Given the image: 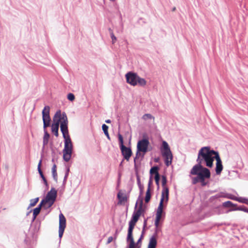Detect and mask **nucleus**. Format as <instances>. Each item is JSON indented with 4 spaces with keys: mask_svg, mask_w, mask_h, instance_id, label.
<instances>
[{
    "mask_svg": "<svg viewBox=\"0 0 248 248\" xmlns=\"http://www.w3.org/2000/svg\"><path fill=\"white\" fill-rule=\"evenodd\" d=\"M51 170L53 179L57 183L58 181V177L56 170V165L55 164L53 165Z\"/></svg>",
    "mask_w": 248,
    "mask_h": 248,
    "instance_id": "obj_22",
    "label": "nucleus"
},
{
    "mask_svg": "<svg viewBox=\"0 0 248 248\" xmlns=\"http://www.w3.org/2000/svg\"><path fill=\"white\" fill-rule=\"evenodd\" d=\"M222 205L224 207H235V208L237 207L236 204L233 203L232 202H231L230 201L224 202L222 203Z\"/></svg>",
    "mask_w": 248,
    "mask_h": 248,
    "instance_id": "obj_26",
    "label": "nucleus"
},
{
    "mask_svg": "<svg viewBox=\"0 0 248 248\" xmlns=\"http://www.w3.org/2000/svg\"><path fill=\"white\" fill-rule=\"evenodd\" d=\"M50 107L46 106L42 110V120L43 122V129H46L50 125L51 118L49 115Z\"/></svg>",
    "mask_w": 248,
    "mask_h": 248,
    "instance_id": "obj_8",
    "label": "nucleus"
},
{
    "mask_svg": "<svg viewBox=\"0 0 248 248\" xmlns=\"http://www.w3.org/2000/svg\"><path fill=\"white\" fill-rule=\"evenodd\" d=\"M44 135L43 137V149L45 148V146L47 145L49 139L50 138V135L46 130V129H44Z\"/></svg>",
    "mask_w": 248,
    "mask_h": 248,
    "instance_id": "obj_16",
    "label": "nucleus"
},
{
    "mask_svg": "<svg viewBox=\"0 0 248 248\" xmlns=\"http://www.w3.org/2000/svg\"><path fill=\"white\" fill-rule=\"evenodd\" d=\"M118 137L122 154L125 159L129 161L132 155V150L130 147H127L124 145L123 137L121 134L118 133Z\"/></svg>",
    "mask_w": 248,
    "mask_h": 248,
    "instance_id": "obj_7",
    "label": "nucleus"
},
{
    "mask_svg": "<svg viewBox=\"0 0 248 248\" xmlns=\"http://www.w3.org/2000/svg\"><path fill=\"white\" fill-rule=\"evenodd\" d=\"M137 73L132 72H129L125 75L126 82L132 86L137 85V80L138 78Z\"/></svg>",
    "mask_w": 248,
    "mask_h": 248,
    "instance_id": "obj_11",
    "label": "nucleus"
},
{
    "mask_svg": "<svg viewBox=\"0 0 248 248\" xmlns=\"http://www.w3.org/2000/svg\"><path fill=\"white\" fill-rule=\"evenodd\" d=\"M66 227V218L64 215L61 213L59 215V237L61 239L63 235Z\"/></svg>",
    "mask_w": 248,
    "mask_h": 248,
    "instance_id": "obj_10",
    "label": "nucleus"
},
{
    "mask_svg": "<svg viewBox=\"0 0 248 248\" xmlns=\"http://www.w3.org/2000/svg\"><path fill=\"white\" fill-rule=\"evenodd\" d=\"M138 203H139V202H136V204H135V210L137 209V207H138Z\"/></svg>",
    "mask_w": 248,
    "mask_h": 248,
    "instance_id": "obj_52",
    "label": "nucleus"
},
{
    "mask_svg": "<svg viewBox=\"0 0 248 248\" xmlns=\"http://www.w3.org/2000/svg\"><path fill=\"white\" fill-rule=\"evenodd\" d=\"M169 190L168 188H163L161 193V198L159 202V204H163L165 201V202H167L169 200Z\"/></svg>",
    "mask_w": 248,
    "mask_h": 248,
    "instance_id": "obj_13",
    "label": "nucleus"
},
{
    "mask_svg": "<svg viewBox=\"0 0 248 248\" xmlns=\"http://www.w3.org/2000/svg\"><path fill=\"white\" fill-rule=\"evenodd\" d=\"M31 211H30V212L27 214V215H29V214L30 213H31Z\"/></svg>",
    "mask_w": 248,
    "mask_h": 248,
    "instance_id": "obj_59",
    "label": "nucleus"
},
{
    "mask_svg": "<svg viewBox=\"0 0 248 248\" xmlns=\"http://www.w3.org/2000/svg\"><path fill=\"white\" fill-rule=\"evenodd\" d=\"M137 184L138 185V186H142L140 183V178L139 176H137Z\"/></svg>",
    "mask_w": 248,
    "mask_h": 248,
    "instance_id": "obj_48",
    "label": "nucleus"
},
{
    "mask_svg": "<svg viewBox=\"0 0 248 248\" xmlns=\"http://www.w3.org/2000/svg\"><path fill=\"white\" fill-rule=\"evenodd\" d=\"M190 173L192 175H196L197 176L193 178L192 184H196L198 182H201L202 186H205L207 183L205 182V179H209L211 177V172L210 170L207 168L204 167L200 164V162L197 163L194 165L190 171Z\"/></svg>",
    "mask_w": 248,
    "mask_h": 248,
    "instance_id": "obj_2",
    "label": "nucleus"
},
{
    "mask_svg": "<svg viewBox=\"0 0 248 248\" xmlns=\"http://www.w3.org/2000/svg\"><path fill=\"white\" fill-rule=\"evenodd\" d=\"M215 159L216 160V172L217 175H219L223 170L222 161L218 152L211 149L210 146H204L201 148L196 161L198 163L200 162L201 165L204 162L206 166L212 168Z\"/></svg>",
    "mask_w": 248,
    "mask_h": 248,
    "instance_id": "obj_1",
    "label": "nucleus"
},
{
    "mask_svg": "<svg viewBox=\"0 0 248 248\" xmlns=\"http://www.w3.org/2000/svg\"><path fill=\"white\" fill-rule=\"evenodd\" d=\"M110 1H114L115 0H110Z\"/></svg>",
    "mask_w": 248,
    "mask_h": 248,
    "instance_id": "obj_60",
    "label": "nucleus"
},
{
    "mask_svg": "<svg viewBox=\"0 0 248 248\" xmlns=\"http://www.w3.org/2000/svg\"><path fill=\"white\" fill-rule=\"evenodd\" d=\"M146 84V81L143 78H141L138 76V79L137 80V85H139L140 86H144Z\"/></svg>",
    "mask_w": 248,
    "mask_h": 248,
    "instance_id": "obj_24",
    "label": "nucleus"
},
{
    "mask_svg": "<svg viewBox=\"0 0 248 248\" xmlns=\"http://www.w3.org/2000/svg\"><path fill=\"white\" fill-rule=\"evenodd\" d=\"M247 199L246 198L240 197L236 198V201L246 204Z\"/></svg>",
    "mask_w": 248,
    "mask_h": 248,
    "instance_id": "obj_34",
    "label": "nucleus"
},
{
    "mask_svg": "<svg viewBox=\"0 0 248 248\" xmlns=\"http://www.w3.org/2000/svg\"><path fill=\"white\" fill-rule=\"evenodd\" d=\"M102 130H103L105 135L107 137L108 139L110 140V138L109 137V134L108 132V126L107 125H106V124H103L102 126Z\"/></svg>",
    "mask_w": 248,
    "mask_h": 248,
    "instance_id": "obj_25",
    "label": "nucleus"
},
{
    "mask_svg": "<svg viewBox=\"0 0 248 248\" xmlns=\"http://www.w3.org/2000/svg\"><path fill=\"white\" fill-rule=\"evenodd\" d=\"M155 180L156 185L159 187V181H160V175H155Z\"/></svg>",
    "mask_w": 248,
    "mask_h": 248,
    "instance_id": "obj_37",
    "label": "nucleus"
},
{
    "mask_svg": "<svg viewBox=\"0 0 248 248\" xmlns=\"http://www.w3.org/2000/svg\"><path fill=\"white\" fill-rule=\"evenodd\" d=\"M75 97L73 93H69L67 94V99L70 101H73L75 100Z\"/></svg>",
    "mask_w": 248,
    "mask_h": 248,
    "instance_id": "obj_36",
    "label": "nucleus"
},
{
    "mask_svg": "<svg viewBox=\"0 0 248 248\" xmlns=\"http://www.w3.org/2000/svg\"><path fill=\"white\" fill-rule=\"evenodd\" d=\"M146 225H147V219H145L144 220L143 228H142V230L141 234V235H142L143 236H144V235L145 233V230Z\"/></svg>",
    "mask_w": 248,
    "mask_h": 248,
    "instance_id": "obj_39",
    "label": "nucleus"
},
{
    "mask_svg": "<svg viewBox=\"0 0 248 248\" xmlns=\"http://www.w3.org/2000/svg\"><path fill=\"white\" fill-rule=\"evenodd\" d=\"M224 197L226 198H227L228 199H231L232 200H234V201H236V199L237 198L236 197H235L232 194H227V196H225Z\"/></svg>",
    "mask_w": 248,
    "mask_h": 248,
    "instance_id": "obj_40",
    "label": "nucleus"
},
{
    "mask_svg": "<svg viewBox=\"0 0 248 248\" xmlns=\"http://www.w3.org/2000/svg\"><path fill=\"white\" fill-rule=\"evenodd\" d=\"M39 198L38 197L36 198L35 199H32L30 200V205L29 206V208L30 207L34 206L36 205V204L39 201Z\"/></svg>",
    "mask_w": 248,
    "mask_h": 248,
    "instance_id": "obj_30",
    "label": "nucleus"
},
{
    "mask_svg": "<svg viewBox=\"0 0 248 248\" xmlns=\"http://www.w3.org/2000/svg\"><path fill=\"white\" fill-rule=\"evenodd\" d=\"M142 195L140 194L139 196L137 202H139V206H140L141 205V206L143 207V198L141 197Z\"/></svg>",
    "mask_w": 248,
    "mask_h": 248,
    "instance_id": "obj_35",
    "label": "nucleus"
},
{
    "mask_svg": "<svg viewBox=\"0 0 248 248\" xmlns=\"http://www.w3.org/2000/svg\"><path fill=\"white\" fill-rule=\"evenodd\" d=\"M137 221H136V220L131 218L130 220L129 221V224H130V225H134V226H135L136 225V223H137Z\"/></svg>",
    "mask_w": 248,
    "mask_h": 248,
    "instance_id": "obj_44",
    "label": "nucleus"
},
{
    "mask_svg": "<svg viewBox=\"0 0 248 248\" xmlns=\"http://www.w3.org/2000/svg\"><path fill=\"white\" fill-rule=\"evenodd\" d=\"M57 196V191L54 187H52L50 190L47 193L45 198L43 199L41 202H43V203L49 208L55 202Z\"/></svg>",
    "mask_w": 248,
    "mask_h": 248,
    "instance_id": "obj_6",
    "label": "nucleus"
},
{
    "mask_svg": "<svg viewBox=\"0 0 248 248\" xmlns=\"http://www.w3.org/2000/svg\"><path fill=\"white\" fill-rule=\"evenodd\" d=\"M145 211L144 209L142 206H141V205L140 206H139L138 209H136L134 210V212L133 213L134 214L139 216L140 217L141 214L144 212Z\"/></svg>",
    "mask_w": 248,
    "mask_h": 248,
    "instance_id": "obj_21",
    "label": "nucleus"
},
{
    "mask_svg": "<svg viewBox=\"0 0 248 248\" xmlns=\"http://www.w3.org/2000/svg\"><path fill=\"white\" fill-rule=\"evenodd\" d=\"M59 126L51 125V131L56 137H58L59 136Z\"/></svg>",
    "mask_w": 248,
    "mask_h": 248,
    "instance_id": "obj_27",
    "label": "nucleus"
},
{
    "mask_svg": "<svg viewBox=\"0 0 248 248\" xmlns=\"http://www.w3.org/2000/svg\"><path fill=\"white\" fill-rule=\"evenodd\" d=\"M41 163H42V159H40L39 161V162L38 163V167H37L38 170H41Z\"/></svg>",
    "mask_w": 248,
    "mask_h": 248,
    "instance_id": "obj_50",
    "label": "nucleus"
},
{
    "mask_svg": "<svg viewBox=\"0 0 248 248\" xmlns=\"http://www.w3.org/2000/svg\"><path fill=\"white\" fill-rule=\"evenodd\" d=\"M155 161L157 162L158 161V159H155Z\"/></svg>",
    "mask_w": 248,
    "mask_h": 248,
    "instance_id": "obj_58",
    "label": "nucleus"
},
{
    "mask_svg": "<svg viewBox=\"0 0 248 248\" xmlns=\"http://www.w3.org/2000/svg\"><path fill=\"white\" fill-rule=\"evenodd\" d=\"M123 160H122V161H121V162L120 163V166H122V165H123Z\"/></svg>",
    "mask_w": 248,
    "mask_h": 248,
    "instance_id": "obj_55",
    "label": "nucleus"
},
{
    "mask_svg": "<svg viewBox=\"0 0 248 248\" xmlns=\"http://www.w3.org/2000/svg\"><path fill=\"white\" fill-rule=\"evenodd\" d=\"M246 204L248 205V199H247Z\"/></svg>",
    "mask_w": 248,
    "mask_h": 248,
    "instance_id": "obj_57",
    "label": "nucleus"
},
{
    "mask_svg": "<svg viewBox=\"0 0 248 248\" xmlns=\"http://www.w3.org/2000/svg\"><path fill=\"white\" fill-rule=\"evenodd\" d=\"M175 10H176V8H175V7H173V8H172V11H174Z\"/></svg>",
    "mask_w": 248,
    "mask_h": 248,
    "instance_id": "obj_56",
    "label": "nucleus"
},
{
    "mask_svg": "<svg viewBox=\"0 0 248 248\" xmlns=\"http://www.w3.org/2000/svg\"><path fill=\"white\" fill-rule=\"evenodd\" d=\"M42 180L44 182V184L45 185L46 187L47 188L48 186V185L46 179V178H44V179H42Z\"/></svg>",
    "mask_w": 248,
    "mask_h": 248,
    "instance_id": "obj_51",
    "label": "nucleus"
},
{
    "mask_svg": "<svg viewBox=\"0 0 248 248\" xmlns=\"http://www.w3.org/2000/svg\"><path fill=\"white\" fill-rule=\"evenodd\" d=\"M62 134L64 139V147L62 150L63 159L65 162H68L72 155L73 152V144L69 134V132L65 133V130L62 128Z\"/></svg>",
    "mask_w": 248,
    "mask_h": 248,
    "instance_id": "obj_4",
    "label": "nucleus"
},
{
    "mask_svg": "<svg viewBox=\"0 0 248 248\" xmlns=\"http://www.w3.org/2000/svg\"><path fill=\"white\" fill-rule=\"evenodd\" d=\"M151 198V194L150 192V189L149 188H147V190L146 192V195L145 197V202L146 203H148Z\"/></svg>",
    "mask_w": 248,
    "mask_h": 248,
    "instance_id": "obj_28",
    "label": "nucleus"
},
{
    "mask_svg": "<svg viewBox=\"0 0 248 248\" xmlns=\"http://www.w3.org/2000/svg\"><path fill=\"white\" fill-rule=\"evenodd\" d=\"M127 242L129 243L128 245V248H135L136 246V243L134 242V239L126 240Z\"/></svg>",
    "mask_w": 248,
    "mask_h": 248,
    "instance_id": "obj_32",
    "label": "nucleus"
},
{
    "mask_svg": "<svg viewBox=\"0 0 248 248\" xmlns=\"http://www.w3.org/2000/svg\"><path fill=\"white\" fill-rule=\"evenodd\" d=\"M159 169V167L157 166H154V167H152L150 170V173L151 176H152V175L153 174H155V175H159V174L158 173Z\"/></svg>",
    "mask_w": 248,
    "mask_h": 248,
    "instance_id": "obj_23",
    "label": "nucleus"
},
{
    "mask_svg": "<svg viewBox=\"0 0 248 248\" xmlns=\"http://www.w3.org/2000/svg\"><path fill=\"white\" fill-rule=\"evenodd\" d=\"M128 225L129 227L128 229V232L126 240L134 239L133 237V230L135 226L129 224Z\"/></svg>",
    "mask_w": 248,
    "mask_h": 248,
    "instance_id": "obj_18",
    "label": "nucleus"
},
{
    "mask_svg": "<svg viewBox=\"0 0 248 248\" xmlns=\"http://www.w3.org/2000/svg\"><path fill=\"white\" fill-rule=\"evenodd\" d=\"M139 217H139L133 213V214L132 215L131 218L136 220V221H138L139 219Z\"/></svg>",
    "mask_w": 248,
    "mask_h": 248,
    "instance_id": "obj_42",
    "label": "nucleus"
},
{
    "mask_svg": "<svg viewBox=\"0 0 248 248\" xmlns=\"http://www.w3.org/2000/svg\"><path fill=\"white\" fill-rule=\"evenodd\" d=\"M118 233V230H116V232H115V238H116V236H117Z\"/></svg>",
    "mask_w": 248,
    "mask_h": 248,
    "instance_id": "obj_54",
    "label": "nucleus"
},
{
    "mask_svg": "<svg viewBox=\"0 0 248 248\" xmlns=\"http://www.w3.org/2000/svg\"><path fill=\"white\" fill-rule=\"evenodd\" d=\"M233 211H242L248 213V209L244 206H240L229 210L230 212Z\"/></svg>",
    "mask_w": 248,
    "mask_h": 248,
    "instance_id": "obj_20",
    "label": "nucleus"
},
{
    "mask_svg": "<svg viewBox=\"0 0 248 248\" xmlns=\"http://www.w3.org/2000/svg\"><path fill=\"white\" fill-rule=\"evenodd\" d=\"M149 144V141L147 138H143L138 141L137 149H138L139 151L142 152V158L144 157L145 154L148 152V148Z\"/></svg>",
    "mask_w": 248,
    "mask_h": 248,
    "instance_id": "obj_9",
    "label": "nucleus"
},
{
    "mask_svg": "<svg viewBox=\"0 0 248 248\" xmlns=\"http://www.w3.org/2000/svg\"><path fill=\"white\" fill-rule=\"evenodd\" d=\"M139 187L140 189V194L142 195L143 191V188H144L143 186H139Z\"/></svg>",
    "mask_w": 248,
    "mask_h": 248,
    "instance_id": "obj_46",
    "label": "nucleus"
},
{
    "mask_svg": "<svg viewBox=\"0 0 248 248\" xmlns=\"http://www.w3.org/2000/svg\"><path fill=\"white\" fill-rule=\"evenodd\" d=\"M160 219L157 217H155V225L157 228L158 227L159 225V222L160 221Z\"/></svg>",
    "mask_w": 248,
    "mask_h": 248,
    "instance_id": "obj_43",
    "label": "nucleus"
},
{
    "mask_svg": "<svg viewBox=\"0 0 248 248\" xmlns=\"http://www.w3.org/2000/svg\"><path fill=\"white\" fill-rule=\"evenodd\" d=\"M69 171H70V169H69V167H68L66 169V171H65V175H64V179H63V182H62V186H64L66 184L67 179V178L68 177V175H69Z\"/></svg>",
    "mask_w": 248,
    "mask_h": 248,
    "instance_id": "obj_29",
    "label": "nucleus"
},
{
    "mask_svg": "<svg viewBox=\"0 0 248 248\" xmlns=\"http://www.w3.org/2000/svg\"><path fill=\"white\" fill-rule=\"evenodd\" d=\"M167 183V180L166 176L165 175H162V185L163 188H168L166 186Z\"/></svg>",
    "mask_w": 248,
    "mask_h": 248,
    "instance_id": "obj_33",
    "label": "nucleus"
},
{
    "mask_svg": "<svg viewBox=\"0 0 248 248\" xmlns=\"http://www.w3.org/2000/svg\"><path fill=\"white\" fill-rule=\"evenodd\" d=\"M43 202H40L39 204L37 206V207L35 208L33 210V217L32 220L34 221L38 215L40 213L41 208L43 207L45 209H47L48 208L47 207V206L44 203H43Z\"/></svg>",
    "mask_w": 248,
    "mask_h": 248,
    "instance_id": "obj_12",
    "label": "nucleus"
},
{
    "mask_svg": "<svg viewBox=\"0 0 248 248\" xmlns=\"http://www.w3.org/2000/svg\"><path fill=\"white\" fill-rule=\"evenodd\" d=\"M38 171L39 175H40V177L42 178V179H44V178H45V176L43 174V171H42V170H38Z\"/></svg>",
    "mask_w": 248,
    "mask_h": 248,
    "instance_id": "obj_49",
    "label": "nucleus"
},
{
    "mask_svg": "<svg viewBox=\"0 0 248 248\" xmlns=\"http://www.w3.org/2000/svg\"><path fill=\"white\" fill-rule=\"evenodd\" d=\"M113 238L112 236H109L107 242V244H108L110 243H111L113 241Z\"/></svg>",
    "mask_w": 248,
    "mask_h": 248,
    "instance_id": "obj_47",
    "label": "nucleus"
},
{
    "mask_svg": "<svg viewBox=\"0 0 248 248\" xmlns=\"http://www.w3.org/2000/svg\"><path fill=\"white\" fill-rule=\"evenodd\" d=\"M142 118L144 120H147L148 119H155V117H153L151 114L149 113L144 114L142 116Z\"/></svg>",
    "mask_w": 248,
    "mask_h": 248,
    "instance_id": "obj_31",
    "label": "nucleus"
},
{
    "mask_svg": "<svg viewBox=\"0 0 248 248\" xmlns=\"http://www.w3.org/2000/svg\"><path fill=\"white\" fill-rule=\"evenodd\" d=\"M105 122H106V123L109 124V123H111V121H110V120H109V119H108V120H106L105 121Z\"/></svg>",
    "mask_w": 248,
    "mask_h": 248,
    "instance_id": "obj_53",
    "label": "nucleus"
},
{
    "mask_svg": "<svg viewBox=\"0 0 248 248\" xmlns=\"http://www.w3.org/2000/svg\"><path fill=\"white\" fill-rule=\"evenodd\" d=\"M160 151L162 156L165 158V165L169 166L171 164L173 156L169 145L166 141H162Z\"/></svg>",
    "mask_w": 248,
    "mask_h": 248,
    "instance_id": "obj_5",
    "label": "nucleus"
},
{
    "mask_svg": "<svg viewBox=\"0 0 248 248\" xmlns=\"http://www.w3.org/2000/svg\"><path fill=\"white\" fill-rule=\"evenodd\" d=\"M142 152L141 151H139L138 149H137V152L136 154V156L135 157L134 159V169L135 170L137 169V166L136 163V160L139 158L140 156L142 157V153H141Z\"/></svg>",
    "mask_w": 248,
    "mask_h": 248,
    "instance_id": "obj_19",
    "label": "nucleus"
},
{
    "mask_svg": "<svg viewBox=\"0 0 248 248\" xmlns=\"http://www.w3.org/2000/svg\"><path fill=\"white\" fill-rule=\"evenodd\" d=\"M152 176H151L150 177V180L149 181V182H148V188H149V189H150V187H151V185H152Z\"/></svg>",
    "mask_w": 248,
    "mask_h": 248,
    "instance_id": "obj_45",
    "label": "nucleus"
},
{
    "mask_svg": "<svg viewBox=\"0 0 248 248\" xmlns=\"http://www.w3.org/2000/svg\"><path fill=\"white\" fill-rule=\"evenodd\" d=\"M144 236L142 235H140V237L137 241V243H136V246H138V248H140V245L139 246L140 244L141 243L142 240L143 239Z\"/></svg>",
    "mask_w": 248,
    "mask_h": 248,
    "instance_id": "obj_38",
    "label": "nucleus"
},
{
    "mask_svg": "<svg viewBox=\"0 0 248 248\" xmlns=\"http://www.w3.org/2000/svg\"><path fill=\"white\" fill-rule=\"evenodd\" d=\"M68 119L65 112H63L62 113L61 110H59L57 111L53 118V123L52 125L59 126L60 124V129L62 133V128L63 130H65V133L68 132Z\"/></svg>",
    "mask_w": 248,
    "mask_h": 248,
    "instance_id": "obj_3",
    "label": "nucleus"
},
{
    "mask_svg": "<svg viewBox=\"0 0 248 248\" xmlns=\"http://www.w3.org/2000/svg\"><path fill=\"white\" fill-rule=\"evenodd\" d=\"M156 232L150 238L149 242L148 244V248H156L157 246V240H156Z\"/></svg>",
    "mask_w": 248,
    "mask_h": 248,
    "instance_id": "obj_14",
    "label": "nucleus"
},
{
    "mask_svg": "<svg viewBox=\"0 0 248 248\" xmlns=\"http://www.w3.org/2000/svg\"><path fill=\"white\" fill-rule=\"evenodd\" d=\"M117 197L119 200L118 202V204H122L123 202H127V198L126 195L123 193H122L121 191H119L118 193Z\"/></svg>",
    "mask_w": 248,
    "mask_h": 248,
    "instance_id": "obj_15",
    "label": "nucleus"
},
{
    "mask_svg": "<svg viewBox=\"0 0 248 248\" xmlns=\"http://www.w3.org/2000/svg\"><path fill=\"white\" fill-rule=\"evenodd\" d=\"M110 36L112 39V44H114L115 41L116 40V37L115 36L112 32L110 33Z\"/></svg>",
    "mask_w": 248,
    "mask_h": 248,
    "instance_id": "obj_41",
    "label": "nucleus"
},
{
    "mask_svg": "<svg viewBox=\"0 0 248 248\" xmlns=\"http://www.w3.org/2000/svg\"><path fill=\"white\" fill-rule=\"evenodd\" d=\"M163 204H159V205L157 209L155 217H157L160 219L161 218L162 215L163 214H165V213L163 211Z\"/></svg>",
    "mask_w": 248,
    "mask_h": 248,
    "instance_id": "obj_17",
    "label": "nucleus"
}]
</instances>
